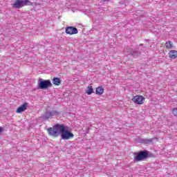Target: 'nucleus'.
<instances>
[{
	"label": "nucleus",
	"instance_id": "nucleus-3",
	"mask_svg": "<svg viewBox=\"0 0 177 177\" xmlns=\"http://www.w3.org/2000/svg\"><path fill=\"white\" fill-rule=\"evenodd\" d=\"M38 85L40 89H48L49 86H52V83L49 80L39 79Z\"/></svg>",
	"mask_w": 177,
	"mask_h": 177
},
{
	"label": "nucleus",
	"instance_id": "nucleus-9",
	"mask_svg": "<svg viewBox=\"0 0 177 177\" xmlns=\"http://www.w3.org/2000/svg\"><path fill=\"white\" fill-rule=\"evenodd\" d=\"M169 57L170 59H176L177 58V51L175 50H171L169 53Z\"/></svg>",
	"mask_w": 177,
	"mask_h": 177
},
{
	"label": "nucleus",
	"instance_id": "nucleus-10",
	"mask_svg": "<svg viewBox=\"0 0 177 177\" xmlns=\"http://www.w3.org/2000/svg\"><path fill=\"white\" fill-rule=\"evenodd\" d=\"M104 93V88L102 86H98L96 88V95H103V93Z\"/></svg>",
	"mask_w": 177,
	"mask_h": 177
},
{
	"label": "nucleus",
	"instance_id": "nucleus-15",
	"mask_svg": "<svg viewBox=\"0 0 177 177\" xmlns=\"http://www.w3.org/2000/svg\"><path fill=\"white\" fill-rule=\"evenodd\" d=\"M2 132H3V127H0V135Z\"/></svg>",
	"mask_w": 177,
	"mask_h": 177
},
{
	"label": "nucleus",
	"instance_id": "nucleus-7",
	"mask_svg": "<svg viewBox=\"0 0 177 177\" xmlns=\"http://www.w3.org/2000/svg\"><path fill=\"white\" fill-rule=\"evenodd\" d=\"M65 32L69 34V35H74L75 34H78V29L73 26H69L66 28Z\"/></svg>",
	"mask_w": 177,
	"mask_h": 177
},
{
	"label": "nucleus",
	"instance_id": "nucleus-1",
	"mask_svg": "<svg viewBox=\"0 0 177 177\" xmlns=\"http://www.w3.org/2000/svg\"><path fill=\"white\" fill-rule=\"evenodd\" d=\"M48 132L49 135L51 136H59L60 135L61 139L62 140H68L73 138H74V134L70 131L68 127L64 125V124H57L53 126V127H50L48 129Z\"/></svg>",
	"mask_w": 177,
	"mask_h": 177
},
{
	"label": "nucleus",
	"instance_id": "nucleus-4",
	"mask_svg": "<svg viewBox=\"0 0 177 177\" xmlns=\"http://www.w3.org/2000/svg\"><path fill=\"white\" fill-rule=\"evenodd\" d=\"M147 158V153L146 151H140L135 153L134 161H142Z\"/></svg>",
	"mask_w": 177,
	"mask_h": 177
},
{
	"label": "nucleus",
	"instance_id": "nucleus-14",
	"mask_svg": "<svg viewBox=\"0 0 177 177\" xmlns=\"http://www.w3.org/2000/svg\"><path fill=\"white\" fill-rule=\"evenodd\" d=\"M172 113L174 114V115L177 117V108H175V109H173Z\"/></svg>",
	"mask_w": 177,
	"mask_h": 177
},
{
	"label": "nucleus",
	"instance_id": "nucleus-18",
	"mask_svg": "<svg viewBox=\"0 0 177 177\" xmlns=\"http://www.w3.org/2000/svg\"><path fill=\"white\" fill-rule=\"evenodd\" d=\"M124 52H127V50H124Z\"/></svg>",
	"mask_w": 177,
	"mask_h": 177
},
{
	"label": "nucleus",
	"instance_id": "nucleus-11",
	"mask_svg": "<svg viewBox=\"0 0 177 177\" xmlns=\"http://www.w3.org/2000/svg\"><path fill=\"white\" fill-rule=\"evenodd\" d=\"M166 49H174V43L171 41H168L165 44Z\"/></svg>",
	"mask_w": 177,
	"mask_h": 177
},
{
	"label": "nucleus",
	"instance_id": "nucleus-6",
	"mask_svg": "<svg viewBox=\"0 0 177 177\" xmlns=\"http://www.w3.org/2000/svg\"><path fill=\"white\" fill-rule=\"evenodd\" d=\"M57 114H59V112L57 111L46 112L45 114L42 115L41 118L42 120H48V118H52L53 115H57Z\"/></svg>",
	"mask_w": 177,
	"mask_h": 177
},
{
	"label": "nucleus",
	"instance_id": "nucleus-8",
	"mask_svg": "<svg viewBox=\"0 0 177 177\" xmlns=\"http://www.w3.org/2000/svg\"><path fill=\"white\" fill-rule=\"evenodd\" d=\"M26 110H27V104H24L22 106L17 108V113H23V111H26Z\"/></svg>",
	"mask_w": 177,
	"mask_h": 177
},
{
	"label": "nucleus",
	"instance_id": "nucleus-16",
	"mask_svg": "<svg viewBox=\"0 0 177 177\" xmlns=\"http://www.w3.org/2000/svg\"><path fill=\"white\" fill-rule=\"evenodd\" d=\"M127 55H135V53H127Z\"/></svg>",
	"mask_w": 177,
	"mask_h": 177
},
{
	"label": "nucleus",
	"instance_id": "nucleus-13",
	"mask_svg": "<svg viewBox=\"0 0 177 177\" xmlns=\"http://www.w3.org/2000/svg\"><path fill=\"white\" fill-rule=\"evenodd\" d=\"M86 93L87 95H92V93H93V88L92 86H88L86 90Z\"/></svg>",
	"mask_w": 177,
	"mask_h": 177
},
{
	"label": "nucleus",
	"instance_id": "nucleus-17",
	"mask_svg": "<svg viewBox=\"0 0 177 177\" xmlns=\"http://www.w3.org/2000/svg\"><path fill=\"white\" fill-rule=\"evenodd\" d=\"M110 0H104V2H109Z\"/></svg>",
	"mask_w": 177,
	"mask_h": 177
},
{
	"label": "nucleus",
	"instance_id": "nucleus-12",
	"mask_svg": "<svg viewBox=\"0 0 177 177\" xmlns=\"http://www.w3.org/2000/svg\"><path fill=\"white\" fill-rule=\"evenodd\" d=\"M61 83V80L59 77H55L53 80V84H54V85H57L59 86L60 85Z\"/></svg>",
	"mask_w": 177,
	"mask_h": 177
},
{
	"label": "nucleus",
	"instance_id": "nucleus-2",
	"mask_svg": "<svg viewBox=\"0 0 177 177\" xmlns=\"http://www.w3.org/2000/svg\"><path fill=\"white\" fill-rule=\"evenodd\" d=\"M39 5V4L37 3H32L30 1V0H16L12 6L13 8L20 9V8H23V6H33V8H35Z\"/></svg>",
	"mask_w": 177,
	"mask_h": 177
},
{
	"label": "nucleus",
	"instance_id": "nucleus-5",
	"mask_svg": "<svg viewBox=\"0 0 177 177\" xmlns=\"http://www.w3.org/2000/svg\"><path fill=\"white\" fill-rule=\"evenodd\" d=\"M132 102L135 104H143L145 103V97L142 95H136L132 98Z\"/></svg>",
	"mask_w": 177,
	"mask_h": 177
}]
</instances>
